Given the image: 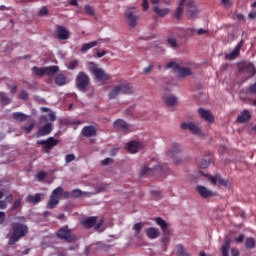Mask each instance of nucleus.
I'll return each mask as SVG.
<instances>
[{
	"label": "nucleus",
	"mask_w": 256,
	"mask_h": 256,
	"mask_svg": "<svg viewBox=\"0 0 256 256\" xmlns=\"http://www.w3.org/2000/svg\"><path fill=\"white\" fill-rule=\"evenodd\" d=\"M11 229L13 233L8 239L9 246L16 245L22 238L26 237L29 233V227L20 222H13L11 224Z\"/></svg>",
	"instance_id": "obj_1"
},
{
	"label": "nucleus",
	"mask_w": 256,
	"mask_h": 256,
	"mask_svg": "<svg viewBox=\"0 0 256 256\" xmlns=\"http://www.w3.org/2000/svg\"><path fill=\"white\" fill-rule=\"evenodd\" d=\"M169 173V166L167 164L157 165L154 168H149L147 166H142L140 171V176L157 177L164 176Z\"/></svg>",
	"instance_id": "obj_2"
},
{
	"label": "nucleus",
	"mask_w": 256,
	"mask_h": 256,
	"mask_svg": "<svg viewBox=\"0 0 256 256\" xmlns=\"http://www.w3.org/2000/svg\"><path fill=\"white\" fill-rule=\"evenodd\" d=\"M89 72L97 81L101 82L102 84H106L111 78L104 69L99 68L98 65L94 62L90 63Z\"/></svg>",
	"instance_id": "obj_3"
},
{
	"label": "nucleus",
	"mask_w": 256,
	"mask_h": 256,
	"mask_svg": "<svg viewBox=\"0 0 256 256\" xmlns=\"http://www.w3.org/2000/svg\"><path fill=\"white\" fill-rule=\"evenodd\" d=\"M90 82H91V79L87 73L79 72L75 80L76 88L80 92L86 93L88 87L90 86Z\"/></svg>",
	"instance_id": "obj_4"
},
{
	"label": "nucleus",
	"mask_w": 256,
	"mask_h": 256,
	"mask_svg": "<svg viewBox=\"0 0 256 256\" xmlns=\"http://www.w3.org/2000/svg\"><path fill=\"white\" fill-rule=\"evenodd\" d=\"M166 69H173L174 73L178 74L180 78H186L191 76L192 72L190 68L181 67L177 62L171 61L166 65Z\"/></svg>",
	"instance_id": "obj_5"
},
{
	"label": "nucleus",
	"mask_w": 256,
	"mask_h": 256,
	"mask_svg": "<svg viewBox=\"0 0 256 256\" xmlns=\"http://www.w3.org/2000/svg\"><path fill=\"white\" fill-rule=\"evenodd\" d=\"M63 193H64L63 187L60 186V187L55 188L50 195V199L48 201L47 208L55 209L58 206V204L60 203V199L63 196Z\"/></svg>",
	"instance_id": "obj_6"
},
{
	"label": "nucleus",
	"mask_w": 256,
	"mask_h": 256,
	"mask_svg": "<svg viewBox=\"0 0 256 256\" xmlns=\"http://www.w3.org/2000/svg\"><path fill=\"white\" fill-rule=\"evenodd\" d=\"M37 145H41L45 154H50L51 151L59 145V140L54 137H49L46 140H38Z\"/></svg>",
	"instance_id": "obj_7"
},
{
	"label": "nucleus",
	"mask_w": 256,
	"mask_h": 256,
	"mask_svg": "<svg viewBox=\"0 0 256 256\" xmlns=\"http://www.w3.org/2000/svg\"><path fill=\"white\" fill-rule=\"evenodd\" d=\"M57 238L65 240L67 243L76 241V235L72 234V230L68 226L61 227L56 233Z\"/></svg>",
	"instance_id": "obj_8"
},
{
	"label": "nucleus",
	"mask_w": 256,
	"mask_h": 256,
	"mask_svg": "<svg viewBox=\"0 0 256 256\" xmlns=\"http://www.w3.org/2000/svg\"><path fill=\"white\" fill-rule=\"evenodd\" d=\"M104 224V219H101L99 222H98V217L97 216H90L86 219H84L82 221V226L85 228V229H92V228H95V230H99L101 229V227L103 226Z\"/></svg>",
	"instance_id": "obj_9"
},
{
	"label": "nucleus",
	"mask_w": 256,
	"mask_h": 256,
	"mask_svg": "<svg viewBox=\"0 0 256 256\" xmlns=\"http://www.w3.org/2000/svg\"><path fill=\"white\" fill-rule=\"evenodd\" d=\"M166 155L173 159L175 165L181 164V145L179 143H172V149Z\"/></svg>",
	"instance_id": "obj_10"
},
{
	"label": "nucleus",
	"mask_w": 256,
	"mask_h": 256,
	"mask_svg": "<svg viewBox=\"0 0 256 256\" xmlns=\"http://www.w3.org/2000/svg\"><path fill=\"white\" fill-rule=\"evenodd\" d=\"M181 129L189 130L194 135H200L201 133V128H199V123L197 122H189V123L183 122L181 124Z\"/></svg>",
	"instance_id": "obj_11"
},
{
	"label": "nucleus",
	"mask_w": 256,
	"mask_h": 256,
	"mask_svg": "<svg viewBox=\"0 0 256 256\" xmlns=\"http://www.w3.org/2000/svg\"><path fill=\"white\" fill-rule=\"evenodd\" d=\"M143 148H145V143L140 141H131L127 146V150L130 154H136Z\"/></svg>",
	"instance_id": "obj_12"
},
{
	"label": "nucleus",
	"mask_w": 256,
	"mask_h": 256,
	"mask_svg": "<svg viewBox=\"0 0 256 256\" xmlns=\"http://www.w3.org/2000/svg\"><path fill=\"white\" fill-rule=\"evenodd\" d=\"M53 131L52 123H46L44 126L39 127L36 132L37 137H46L50 135Z\"/></svg>",
	"instance_id": "obj_13"
},
{
	"label": "nucleus",
	"mask_w": 256,
	"mask_h": 256,
	"mask_svg": "<svg viewBox=\"0 0 256 256\" xmlns=\"http://www.w3.org/2000/svg\"><path fill=\"white\" fill-rule=\"evenodd\" d=\"M196 191L203 199H209L214 196V192L203 185H198Z\"/></svg>",
	"instance_id": "obj_14"
},
{
	"label": "nucleus",
	"mask_w": 256,
	"mask_h": 256,
	"mask_svg": "<svg viewBox=\"0 0 256 256\" xmlns=\"http://www.w3.org/2000/svg\"><path fill=\"white\" fill-rule=\"evenodd\" d=\"M162 100L167 107H175L179 102V99L175 95L163 94Z\"/></svg>",
	"instance_id": "obj_15"
},
{
	"label": "nucleus",
	"mask_w": 256,
	"mask_h": 256,
	"mask_svg": "<svg viewBox=\"0 0 256 256\" xmlns=\"http://www.w3.org/2000/svg\"><path fill=\"white\" fill-rule=\"evenodd\" d=\"M198 115L200 118L205 120L207 123H209V124L214 123V117L209 110H205L204 108H199Z\"/></svg>",
	"instance_id": "obj_16"
},
{
	"label": "nucleus",
	"mask_w": 256,
	"mask_h": 256,
	"mask_svg": "<svg viewBox=\"0 0 256 256\" xmlns=\"http://www.w3.org/2000/svg\"><path fill=\"white\" fill-rule=\"evenodd\" d=\"M208 179L213 185H216L217 183H219V185L222 187H228V180L222 178L219 174H216L214 176L209 175Z\"/></svg>",
	"instance_id": "obj_17"
},
{
	"label": "nucleus",
	"mask_w": 256,
	"mask_h": 256,
	"mask_svg": "<svg viewBox=\"0 0 256 256\" xmlns=\"http://www.w3.org/2000/svg\"><path fill=\"white\" fill-rule=\"evenodd\" d=\"M113 127L124 133L128 132L130 129L129 124L123 119H117L114 121Z\"/></svg>",
	"instance_id": "obj_18"
},
{
	"label": "nucleus",
	"mask_w": 256,
	"mask_h": 256,
	"mask_svg": "<svg viewBox=\"0 0 256 256\" xmlns=\"http://www.w3.org/2000/svg\"><path fill=\"white\" fill-rule=\"evenodd\" d=\"M81 134L85 138H92L97 136V129L95 126H85L83 127Z\"/></svg>",
	"instance_id": "obj_19"
},
{
	"label": "nucleus",
	"mask_w": 256,
	"mask_h": 256,
	"mask_svg": "<svg viewBox=\"0 0 256 256\" xmlns=\"http://www.w3.org/2000/svg\"><path fill=\"white\" fill-rule=\"evenodd\" d=\"M198 9L197 5H195L194 1H190L187 3V16L188 19H194V17H197Z\"/></svg>",
	"instance_id": "obj_20"
},
{
	"label": "nucleus",
	"mask_w": 256,
	"mask_h": 256,
	"mask_svg": "<svg viewBox=\"0 0 256 256\" xmlns=\"http://www.w3.org/2000/svg\"><path fill=\"white\" fill-rule=\"evenodd\" d=\"M42 201V194L41 193H35L34 195H27L25 198V202L28 204L37 205Z\"/></svg>",
	"instance_id": "obj_21"
},
{
	"label": "nucleus",
	"mask_w": 256,
	"mask_h": 256,
	"mask_svg": "<svg viewBox=\"0 0 256 256\" xmlns=\"http://www.w3.org/2000/svg\"><path fill=\"white\" fill-rule=\"evenodd\" d=\"M244 45V40L241 39V41L236 45L234 50L226 55V59H229V61H232L233 59H236L240 53L241 47Z\"/></svg>",
	"instance_id": "obj_22"
},
{
	"label": "nucleus",
	"mask_w": 256,
	"mask_h": 256,
	"mask_svg": "<svg viewBox=\"0 0 256 256\" xmlns=\"http://www.w3.org/2000/svg\"><path fill=\"white\" fill-rule=\"evenodd\" d=\"M251 120V115L249 110L244 109L240 115H238L236 122L238 124L248 123Z\"/></svg>",
	"instance_id": "obj_23"
},
{
	"label": "nucleus",
	"mask_w": 256,
	"mask_h": 256,
	"mask_svg": "<svg viewBox=\"0 0 256 256\" xmlns=\"http://www.w3.org/2000/svg\"><path fill=\"white\" fill-rule=\"evenodd\" d=\"M146 236L150 240H155V239L159 238V229L155 228V227H149L146 230Z\"/></svg>",
	"instance_id": "obj_24"
},
{
	"label": "nucleus",
	"mask_w": 256,
	"mask_h": 256,
	"mask_svg": "<svg viewBox=\"0 0 256 256\" xmlns=\"http://www.w3.org/2000/svg\"><path fill=\"white\" fill-rule=\"evenodd\" d=\"M242 71L247 72L250 77H254L256 75V69L253 63H247L242 68Z\"/></svg>",
	"instance_id": "obj_25"
},
{
	"label": "nucleus",
	"mask_w": 256,
	"mask_h": 256,
	"mask_svg": "<svg viewBox=\"0 0 256 256\" xmlns=\"http://www.w3.org/2000/svg\"><path fill=\"white\" fill-rule=\"evenodd\" d=\"M12 117L15 121L21 122V123L26 122L30 118L29 115L22 112H14L12 114Z\"/></svg>",
	"instance_id": "obj_26"
},
{
	"label": "nucleus",
	"mask_w": 256,
	"mask_h": 256,
	"mask_svg": "<svg viewBox=\"0 0 256 256\" xmlns=\"http://www.w3.org/2000/svg\"><path fill=\"white\" fill-rule=\"evenodd\" d=\"M60 71L59 66H48L44 67L45 76H55Z\"/></svg>",
	"instance_id": "obj_27"
},
{
	"label": "nucleus",
	"mask_w": 256,
	"mask_h": 256,
	"mask_svg": "<svg viewBox=\"0 0 256 256\" xmlns=\"http://www.w3.org/2000/svg\"><path fill=\"white\" fill-rule=\"evenodd\" d=\"M125 17L128 19L130 27H136V25H137V16L134 14V12L127 11L125 13Z\"/></svg>",
	"instance_id": "obj_28"
},
{
	"label": "nucleus",
	"mask_w": 256,
	"mask_h": 256,
	"mask_svg": "<svg viewBox=\"0 0 256 256\" xmlns=\"http://www.w3.org/2000/svg\"><path fill=\"white\" fill-rule=\"evenodd\" d=\"M187 2V0H181L178 7L176 8V11L174 13V17L175 19L179 20L181 19L182 15H183V9L185 7V3Z\"/></svg>",
	"instance_id": "obj_29"
},
{
	"label": "nucleus",
	"mask_w": 256,
	"mask_h": 256,
	"mask_svg": "<svg viewBox=\"0 0 256 256\" xmlns=\"http://www.w3.org/2000/svg\"><path fill=\"white\" fill-rule=\"evenodd\" d=\"M230 247H231V239L226 238L224 240V243H223L222 247H221L222 256H229Z\"/></svg>",
	"instance_id": "obj_30"
},
{
	"label": "nucleus",
	"mask_w": 256,
	"mask_h": 256,
	"mask_svg": "<svg viewBox=\"0 0 256 256\" xmlns=\"http://www.w3.org/2000/svg\"><path fill=\"white\" fill-rule=\"evenodd\" d=\"M122 93L120 85H116L113 89L109 92L108 98L109 100L116 99Z\"/></svg>",
	"instance_id": "obj_31"
},
{
	"label": "nucleus",
	"mask_w": 256,
	"mask_h": 256,
	"mask_svg": "<svg viewBox=\"0 0 256 256\" xmlns=\"http://www.w3.org/2000/svg\"><path fill=\"white\" fill-rule=\"evenodd\" d=\"M55 84L58 87H63L67 84L66 76L63 73H59L55 76Z\"/></svg>",
	"instance_id": "obj_32"
},
{
	"label": "nucleus",
	"mask_w": 256,
	"mask_h": 256,
	"mask_svg": "<svg viewBox=\"0 0 256 256\" xmlns=\"http://www.w3.org/2000/svg\"><path fill=\"white\" fill-rule=\"evenodd\" d=\"M119 87L123 95H132L134 93V88L130 84H121Z\"/></svg>",
	"instance_id": "obj_33"
},
{
	"label": "nucleus",
	"mask_w": 256,
	"mask_h": 256,
	"mask_svg": "<svg viewBox=\"0 0 256 256\" xmlns=\"http://www.w3.org/2000/svg\"><path fill=\"white\" fill-rule=\"evenodd\" d=\"M156 224L161 228L163 234L167 233L169 231V225L167 224V221L162 219L161 217L156 218Z\"/></svg>",
	"instance_id": "obj_34"
},
{
	"label": "nucleus",
	"mask_w": 256,
	"mask_h": 256,
	"mask_svg": "<svg viewBox=\"0 0 256 256\" xmlns=\"http://www.w3.org/2000/svg\"><path fill=\"white\" fill-rule=\"evenodd\" d=\"M98 42L97 41H92L89 43H85L81 47V53H87V51H90V49H93L94 47H97Z\"/></svg>",
	"instance_id": "obj_35"
},
{
	"label": "nucleus",
	"mask_w": 256,
	"mask_h": 256,
	"mask_svg": "<svg viewBox=\"0 0 256 256\" xmlns=\"http://www.w3.org/2000/svg\"><path fill=\"white\" fill-rule=\"evenodd\" d=\"M153 11L158 15V17H165V15H169V8H159V6H155Z\"/></svg>",
	"instance_id": "obj_36"
},
{
	"label": "nucleus",
	"mask_w": 256,
	"mask_h": 256,
	"mask_svg": "<svg viewBox=\"0 0 256 256\" xmlns=\"http://www.w3.org/2000/svg\"><path fill=\"white\" fill-rule=\"evenodd\" d=\"M12 102V99L6 95L5 92H0V104L8 106Z\"/></svg>",
	"instance_id": "obj_37"
},
{
	"label": "nucleus",
	"mask_w": 256,
	"mask_h": 256,
	"mask_svg": "<svg viewBox=\"0 0 256 256\" xmlns=\"http://www.w3.org/2000/svg\"><path fill=\"white\" fill-rule=\"evenodd\" d=\"M32 73L33 75L37 76V77H44L45 76V67H37L34 66L32 67Z\"/></svg>",
	"instance_id": "obj_38"
},
{
	"label": "nucleus",
	"mask_w": 256,
	"mask_h": 256,
	"mask_svg": "<svg viewBox=\"0 0 256 256\" xmlns=\"http://www.w3.org/2000/svg\"><path fill=\"white\" fill-rule=\"evenodd\" d=\"M176 254L178 256H191L186 250L185 247H183V244H177L176 245Z\"/></svg>",
	"instance_id": "obj_39"
},
{
	"label": "nucleus",
	"mask_w": 256,
	"mask_h": 256,
	"mask_svg": "<svg viewBox=\"0 0 256 256\" xmlns=\"http://www.w3.org/2000/svg\"><path fill=\"white\" fill-rule=\"evenodd\" d=\"M162 242L164 244V251H167V245H169V242H171V237L169 236V231H166L165 233H163Z\"/></svg>",
	"instance_id": "obj_40"
},
{
	"label": "nucleus",
	"mask_w": 256,
	"mask_h": 256,
	"mask_svg": "<svg viewBox=\"0 0 256 256\" xmlns=\"http://www.w3.org/2000/svg\"><path fill=\"white\" fill-rule=\"evenodd\" d=\"M132 229L135 231L134 236H135V237H138V236L141 234V232H142L143 223H142V222L135 223V224L133 225V228H132Z\"/></svg>",
	"instance_id": "obj_41"
},
{
	"label": "nucleus",
	"mask_w": 256,
	"mask_h": 256,
	"mask_svg": "<svg viewBox=\"0 0 256 256\" xmlns=\"http://www.w3.org/2000/svg\"><path fill=\"white\" fill-rule=\"evenodd\" d=\"M36 123L34 120H31L30 124L28 126H23L22 130L25 131L26 134H30L33 129L35 128Z\"/></svg>",
	"instance_id": "obj_42"
},
{
	"label": "nucleus",
	"mask_w": 256,
	"mask_h": 256,
	"mask_svg": "<svg viewBox=\"0 0 256 256\" xmlns=\"http://www.w3.org/2000/svg\"><path fill=\"white\" fill-rule=\"evenodd\" d=\"M245 247L248 250H251V249L255 248L254 238H252V237L247 238L246 241H245Z\"/></svg>",
	"instance_id": "obj_43"
},
{
	"label": "nucleus",
	"mask_w": 256,
	"mask_h": 256,
	"mask_svg": "<svg viewBox=\"0 0 256 256\" xmlns=\"http://www.w3.org/2000/svg\"><path fill=\"white\" fill-rule=\"evenodd\" d=\"M21 203H22L21 199H15L12 207L10 208V211L11 212L18 211L21 208Z\"/></svg>",
	"instance_id": "obj_44"
},
{
	"label": "nucleus",
	"mask_w": 256,
	"mask_h": 256,
	"mask_svg": "<svg viewBox=\"0 0 256 256\" xmlns=\"http://www.w3.org/2000/svg\"><path fill=\"white\" fill-rule=\"evenodd\" d=\"M82 195H83V192L80 189H74L71 192V198L72 199H79V198L82 197Z\"/></svg>",
	"instance_id": "obj_45"
},
{
	"label": "nucleus",
	"mask_w": 256,
	"mask_h": 256,
	"mask_svg": "<svg viewBox=\"0 0 256 256\" xmlns=\"http://www.w3.org/2000/svg\"><path fill=\"white\" fill-rule=\"evenodd\" d=\"M70 37V33H57L55 34L56 39H60V41H66Z\"/></svg>",
	"instance_id": "obj_46"
},
{
	"label": "nucleus",
	"mask_w": 256,
	"mask_h": 256,
	"mask_svg": "<svg viewBox=\"0 0 256 256\" xmlns=\"http://www.w3.org/2000/svg\"><path fill=\"white\" fill-rule=\"evenodd\" d=\"M79 67V61L78 60H72L69 62V65H68V70H75Z\"/></svg>",
	"instance_id": "obj_47"
},
{
	"label": "nucleus",
	"mask_w": 256,
	"mask_h": 256,
	"mask_svg": "<svg viewBox=\"0 0 256 256\" xmlns=\"http://www.w3.org/2000/svg\"><path fill=\"white\" fill-rule=\"evenodd\" d=\"M168 45L172 47V49H177L179 47V43H177V40L175 38H168Z\"/></svg>",
	"instance_id": "obj_48"
},
{
	"label": "nucleus",
	"mask_w": 256,
	"mask_h": 256,
	"mask_svg": "<svg viewBox=\"0 0 256 256\" xmlns=\"http://www.w3.org/2000/svg\"><path fill=\"white\" fill-rule=\"evenodd\" d=\"M36 178L39 182H42L47 178V173L45 171H40L37 173Z\"/></svg>",
	"instance_id": "obj_49"
},
{
	"label": "nucleus",
	"mask_w": 256,
	"mask_h": 256,
	"mask_svg": "<svg viewBox=\"0 0 256 256\" xmlns=\"http://www.w3.org/2000/svg\"><path fill=\"white\" fill-rule=\"evenodd\" d=\"M76 160V155L75 154H67L65 156V163L70 164Z\"/></svg>",
	"instance_id": "obj_50"
},
{
	"label": "nucleus",
	"mask_w": 256,
	"mask_h": 256,
	"mask_svg": "<svg viewBox=\"0 0 256 256\" xmlns=\"http://www.w3.org/2000/svg\"><path fill=\"white\" fill-rule=\"evenodd\" d=\"M154 68H155L154 64H150L149 66L145 67L143 69V75H149L153 71Z\"/></svg>",
	"instance_id": "obj_51"
},
{
	"label": "nucleus",
	"mask_w": 256,
	"mask_h": 256,
	"mask_svg": "<svg viewBox=\"0 0 256 256\" xmlns=\"http://www.w3.org/2000/svg\"><path fill=\"white\" fill-rule=\"evenodd\" d=\"M19 99L23 101H27L29 99V93L26 90H22L19 94Z\"/></svg>",
	"instance_id": "obj_52"
},
{
	"label": "nucleus",
	"mask_w": 256,
	"mask_h": 256,
	"mask_svg": "<svg viewBox=\"0 0 256 256\" xmlns=\"http://www.w3.org/2000/svg\"><path fill=\"white\" fill-rule=\"evenodd\" d=\"M187 33H208V31L204 30L203 28H200L199 30L195 28H188Z\"/></svg>",
	"instance_id": "obj_53"
},
{
	"label": "nucleus",
	"mask_w": 256,
	"mask_h": 256,
	"mask_svg": "<svg viewBox=\"0 0 256 256\" xmlns=\"http://www.w3.org/2000/svg\"><path fill=\"white\" fill-rule=\"evenodd\" d=\"M84 9H85V13H86L87 15H90V16L95 15V11H94V9L92 8V6L86 5V6L84 7Z\"/></svg>",
	"instance_id": "obj_54"
},
{
	"label": "nucleus",
	"mask_w": 256,
	"mask_h": 256,
	"mask_svg": "<svg viewBox=\"0 0 256 256\" xmlns=\"http://www.w3.org/2000/svg\"><path fill=\"white\" fill-rule=\"evenodd\" d=\"M210 166V160L203 159L200 163L201 169H207Z\"/></svg>",
	"instance_id": "obj_55"
},
{
	"label": "nucleus",
	"mask_w": 256,
	"mask_h": 256,
	"mask_svg": "<svg viewBox=\"0 0 256 256\" xmlns=\"http://www.w3.org/2000/svg\"><path fill=\"white\" fill-rule=\"evenodd\" d=\"M248 92L250 95H256V82L254 84L249 85Z\"/></svg>",
	"instance_id": "obj_56"
},
{
	"label": "nucleus",
	"mask_w": 256,
	"mask_h": 256,
	"mask_svg": "<svg viewBox=\"0 0 256 256\" xmlns=\"http://www.w3.org/2000/svg\"><path fill=\"white\" fill-rule=\"evenodd\" d=\"M48 14H49V10L47 7H43L38 12L39 17H45V15H48Z\"/></svg>",
	"instance_id": "obj_57"
},
{
	"label": "nucleus",
	"mask_w": 256,
	"mask_h": 256,
	"mask_svg": "<svg viewBox=\"0 0 256 256\" xmlns=\"http://www.w3.org/2000/svg\"><path fill=\"white\" fill-rule=\"evenodd\" d=\"M6 221V213L4 211H0V225H4Z\"/></svg>",
	"instance_id": "obj_58"
},
{
	"label": "nucleus",
	"mask_w": 256,
	"mask_h": 256,
	"mask_svg": "<svg viewBox=\"0 0 256 256\" xmlns=\"http://www.w3.org/2000/svg\"><path fill=\"white\" fill-rule=\"evenodd\" d=\"M48 117L51 122H55L57 120V116L55 112L50 111Z\"/></svg>",
	"instance_id": "obj_59"
},
{
	"label": "nucleus",
	"mask_w": 256,
	"mask_h": 256,
	"mask_svg": "<svg viewBox=\"0 0 256 256\" xmlns=\"http://www.w3.org/2000/svg\"><path fill=\"white\" fill-rule=\"evenodd\" d=\"M244 239H245V235L240 234L237 238H235V242L242 244L244 242Z\"/></svg>",
	"instance_id": "obj_60"
},
{
	"label": "nucleus",
	"mask_w": 256,
	"mask_h": 256,
	"mask_svg": "<svg viewBox=\"0 0 256 256\" xmlns=\"http://www.w3.org/2000/svg\"><path fill=\"white\" fill-rule=\"evenodd\" d=\"M142 9L143 11H147V9H149V2L147 0H142Z\"/></svg>",
	"instance_id": "obj_61"
},
{
	"label": "nucleus",
	"mask_w": 256,
	"mask_h": 256,
	"mask_svg": "<svg viewBox=\"0 0 256 256\" xmlns=\"http://www.w3.org/2000/svg\"><path fill=\"white\" fill-rule=\"evenodd\" d=\"M57 33H68V30L64 26H57Z\"/></svg>",
	"instance_id": "obj_62"
},
{
	"label": "nucleus",
	"mask_w": 256,
	"mask_h": 256,
	"mask_svg": "<svg viewBox=\"0 0 256 256\" xmlns=\"http://www.w3.org/2000/svg\"><path fill=\"white\" fill-rule=\"evenodd\" d=\"M239 250L237 248H232L231 249V256H239Z\"/></svg>",
	"instance_id": "obj_63"
},
{
	"label": "nucleus",
	"mask_w": 256,
	"mask_h": 256,
	"mask_svg": "<svg viewBox=\"0 0 256 256\" xmlns=\"http://www.w3.org/2000/svg\"><path fill=\"white\" fill-rule=\"evenodd\" d=\"M248 19H256V11H251L248 14Z\"/></svg>",
	"instance_id": "obj_64"
}]
</instances>
